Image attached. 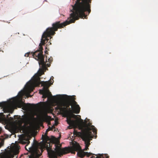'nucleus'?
I'll return each instance as SVG.
<instances>
[{"label": "nucleus", "instance_id": "obj_3", "mask_svg": "<svg viewBox=\"0 0 158 158\" xmlns=\"http://www.w3.org/2000/svg\"><path fill=\"white\" fill-rule=\"evenodd\" d=\"M90 125L89 126H90ZM91 130H92L94 134L97 133V130L93 125H91L89 127H87L86 129L82 130L81 132H77L75 130H74V135L80 137L85 141V148L84 150V151L87 150L88 149V147L90 144V140L93 138Z\"/></svg>", "mask_w": 158, "mask_h": 158}, {"label": "nucleus", "instance_id": "obj_7", "mask_svg": "<svg viewBox=\"0 0 158 158\" xmlns=\"http://www.w3.org/2000/svg\"><path fill=\"white\" fill-rule=\"evenodd\" d=\"M0 107L3 108V110L5 113L8 112L12 114L14 111V110L6 106L4 102L0 103Z\"/></svg>", "mask_w": 158, "mask_h": 158}, {"label": "nucleus", "instance_id": "obj_28", "mask_svg": "<svg viewBox=\"0 0 158 158\" xmlns=\"http://www.w3.org/2000/svg\"><path fill=\"white\" fill-rule=\"evenodd\" d=\"M10 118L11 119H13V118H12V117H10Z\"/></svg>", "mask_w": 158, "mask_h": 158}, {"label": "nucleus", "instance_id": "obj_12", "mask_svg": "<svg viewBox=\"0 0 158 158\" xmlns=\"http://www.w3.org/2000/svg\"><path fill=\"white\" fill-rule=\"evenodd\" d=\"M20 143L23 144H27L28 145L30 143V141H29V139L27 138L26 139H23L20 141Z\"/></svg>", "mask_w": 158, "mask_h": 158}, {"label": "nucleus", "instance_id": "obj_9", "mask_svg": "<svg viewBox=\"0 0 158 158\" xmlns=\"http://www.w3.org/2000/svg\"><path fill=\"white\" fill-rule=\"evenodd\" d=\"M72 113L73 112L75 114H79L80 111V107L79 105H76V106H74L72 107Z\"/></svg>", "mask_w": 158, "mask_h": 158}, {"label": "nucleus", "instance_id": "obj_14", "mask_svg": "<svg viewBox=\"0 0 158 158\" xmlns=\"http://www.w3.org/2000/svg\"><path fill=\"white\" fill-rule=\"evenodd\" d=\"M5 118V116L3 114V113H0V121L4 120Z\"/></svg>", "mask_w": 158, "mask_h": 158}, {"label": "nucleus", "instance_id": "obj_19", "mask_svg": "<svg viewBox=\"0 0 158 158\" xmlns=\"http://www.w3.org/2000/svg\"><path fill=\"white\" fill-rule=\"evenodd\" d=\"M53 127H54V126L52 127H49L48 128V129L49 130H52L53 128Z\"/></svg>", "mask_w": 158, "mask_h": 158}, {"label": "nucleus", "instance_id": "obj_17", "mask_svg": "<svg viewBox=\"0 0 158 158\" xmlns=\"http://www.w3.org/2000/svg\"><path fill=\"white\" fill-rule=\"evenodd\" d=\"M35 52V51L34 52H27L26 53H25V55H24V56L26 57H28L29 56V55L30 54H31V55L33 56V57H34L32 54H33V53H34Z\"/></svg>", "mask_w": 158, "mask_h": 158}, {"label": "nucleus", "instance_id": "obj_18", "mask_svg": "<svg viewBox=\"0 0 158 158\" xmlns=\"http://www.w3.org/2000/svg\"><path fill=\"white\" fill-rule=\"evenodd\" d=\"M27 87V88L29 89L31 88L32 89H33V87H32V84H29L28 85Z\"/></svg>", "mask_w": 158, "mask_h": 158}, {"label": "nucleus", "instance_id": "obj_21", "mask_svg": "<svg viewBox=\"0 0 158 158\" xmlns=\"http://www.w3.org/2000/svg\"><path fill=\"white\" fill-rule=\"evenodd\" d=\"M44 52L45 54H48V50H45L44 51Z\"/></svg>", "mask_w": 158, "mask_h": 158}, {"label": "nucleus", "instance_id": "obj_8", "mask_svg": "<svg viewBox=\"0 0 158 158\" xmlns=\"http://www.w3.org/2000/svg\"><path fill=\"white\" fill-rule=\"evenodd\" d=\"M56 109L59 110L60 111L64 114V111L66 110V108L63 107L62 102H60L58 104Z\"/></svg>", "mask_w": 158, "mask_h": 158}, {"label": "nucleus", "instance_id": "obj_32", "mask_svg": "<svg viewBox=\"0 0 158 158\" xmlns=\"http://www.w3.org/2000/svg\"><path fill=\"white\" fill-rule=\"evenodd\" d=\"M67 97V96L66 95H65Z\"/></svg>", "mask_w": 158, "mask_h": 158}, {"label": "nucleus", "instance_id": "obj_2", "mask_svg": "<svg viewBox=\"0 0 158 158\" xmlns=\"http://www.w3.org/2000/svg\"><path fill=\"white\" fill-rule=\"evenodd\" d=\"M47 132H46L44 135H42V138L43 141L38 143L37 142L34 140V142L32 146L29 148L28 149L29 151H31V152L34 156H39L42 155L44 149H46L50 156L52 158H54L55 156V152L52 151L51 147V143L49 141L47 142L44 140L45 136H47Z\"/></svg>", "mask_w": 158, "mask_h": 158}, {"label": "nucleus", "instance_id": "obj_27", "mask_svg": "<svg viewBox=\"0 0 158 158\" xmlns=\"http://www.w3.org/2000/svg\"><path fill=\"white\" fill-rule=\"evenodd\" d=\"M48 44H49V45H51V42H49L48 43Z\"/></svg>", "mask_w": 158, "mask_h": 158}, {"label": "nucleus", "instance_id": "obj_33", "mask_svg": "<svg viewBox=\"0 0 158 158\" xmlns=\"http://www.w3.org/2000/svg\"><path fill=\"white\" fill-rule=\"evenodd\" d=\"M45 1H46V0H45Z\"/></svg>", "mask_w": 158, "mask_h": 158}, {"label": "nucleus", "instance_id": "obj_6", "mask_svg": "<svg viewBox=\"0 0 158 158\" xmlns=\"http://www.w3.org/2000/svg\"><path fill=\"white\" fill-rule=\"evenodd\" d=\"M77 144L79 146L80 148H79V150H74L73 151V152H74V153H72L75 154V152H77V156L80 157L81 158H83L85 156H86L87 157H89L90 156H92L91 158L93 156H95V157H96V155H95L94 154H93L90 152H85L82 151L81 146H80L79 144L77 143L76 142L75 143H74L73 144Z\"/></svg>", "mask_w": 158, "mask_h": 158}, {"label": "nucleus", "instance_id": "obj_22", "mask_svg": "<svg viewBox=\"0 0 158 158\" xmlns=\"http://www.w3.org/2000/svg\"><path fill=\"white\" fill-rule=\"evenodd\" d=\"M28 145L27 144L26 146H25V148L26 150L28 151V149H27V146Z\"/></svg>", "mask_w": 158, "mask_h": 158}, {"label": "nucleus", "instance_id": "obj_23", "mask_svg": "<svg viewBox=\"0 0 158 158\" xmlns=\"http://www.w3.org/2000/svg\"><path fill=\"white\" fill-rule=\"evenodd\" d=\"M10 114H8V115H6V118H9V116H10Z\"/></svg>", "mask_w": 158, "mask_h": 158}, {"label": "nucleus", "instance_id": "obj_10", "mask_svg": "<svg viewBox=\"0 0 158 158\" xmlns=\"http://www.w3.org/2000/svg\"><path fill=\"white\" fill-rule=\"evenodd\" d=\"M73 96H70V101L71 102V104L72 105V107L73 106H76V105H78L77 104V102L75 101V98H73Z\"/></svg>", "mask_w": 158, "mask_h": 158}, {"label": "nucleus", "instance_id": "obj_5", "mask_svg": "<svg viewBox=\"0 0 158 158\" xmlns=\"http://www.w3.org/2000/svg\"><path fill=\"white\" fill-rule=\"evenodd\" d=\"M32 82L35 86H39L40 84H41V86H43V89L40 90L39 91L40 94L43 95V98H45L52 96L48 88L50 85L53 83V79L52 81L50 80V83L49 81H41L40 78L37 75H35L33 77Z\"/></svg>", "mask_w": 158, "mask_h": 158}, {"label": "nucleus", "instance_id": "obj_24", "mask_svg": "<svg viewBox=\"0 0 158 158\" xmlns=\"http://www.w3.org/2000/svg\"><path fill=\"white\" fill-rule=\"evenodd\" d=\"M25 120H28V118L27 117H26L25 118Z\"/></svg>", "mask_w": 158, "mask_h": 158}, {"label": "nucleus", "instance_id": "obj_31", "mask_svg": "<svg viewBox=\"0 0 158 158\" xmlns=\"http://www.w3.org/2000/svg\"><path fill=\"white\" fill-rule=\"evenodd\" d=\"M16 116V115H14V117L15 118V116Z\"/></svg>", "mask_w": 158, "mask_h": 158}, {"label": "nucleus", "instance_id": "obj_26", "mask_svg": "<svg viewBox=\"0 0 158 158\" xmlns=\"http://www.w3.org/2000/svg\"><path fill=\"white\" fill-rule=\"evenodd\" d=\"M49 131L48 129L46 131V132H48Z\"/></svg>", "mask_w": 158, "mask_h": 158}, {"label": "nucleus", "instance_id": "obj_25", "mask_svg": "<svg viewBox=\"0 0 158 158\" xmlns=\"http://www.w3.org/2000/svg\"><path fill=\"white\" fill-rule=\"evenodd\" d=\"M27 95H28L27 97H31V96L29 94H28Z\"/></svg>", "mask_w": 158, "mask_h": 158}, {"label": "nucleus", "instance_id": "obj_16", "mask_svg": "<svg viewBox=\"0 0 158 158\" xmlns=\"http://www.w3.org/2000/svg\"><path fill=\"white\" fill-rule=\"evenodd\" d=\"M24 94V91L23 90H22L19 92L18 94V95L20 97H22Z\"/></svg>", "mask_w": 158, "mask_h": 158}, {"label": "nucleus", "instance_id": "obj_20", "mask_svg": "<svg viewBox=\"0 0 158 158\" xmlns=\"http://www.w3.org/2000/svg\"><path fill=\"white\" fill-rule=\"evenodd\" d=\"M15 153L16 154H17L19 153V151L18 150H16L15 151Z\"/></svg>", "mask_w": 158, "mask_h": 158}, {"label": "nucleus", "instance_id": "obj_15", "mask_svg": "<svg viewBox=\"0 0 158 158\" xmlns=\"http://www.w3.org/2000/svg\"><path fill=\"white\" fill-rule=\"evenodd\" d=\"M17 101L16 99L15 98H12L10 101V103L11 104H15Z\"/></svg>", "mask_w": 158, "mask_h": 158}, {"label": "nucleus", "instance_id": "obj_11", "mask_svg": "<svg viewBox=\"0 0 158 158\" xmlns=\"http://www.w3.org/2000/svg\"><path fill=\"white\" fill-rule=\"evenodd\" d=\"M42 118L44 120L48 122V125L51 124V122H50V119L51 118V117L50 116H48V115H46L45 116L43 117Z\"/></svg>", "mask_w": 158, "mask_h": 158}, {"label": "nucleus", "instance_id": "obj_30", "mask_svg": "<svg viewBox=\"0 0 158 158\" xmlns=\"http://www.w3.org/2000/svg\"><path fill=\"white\" fill-rule=\"evenodd\" d=\"M47 49V47H46V48H45V49H46H46Z\"/></svg>", "mask_w": 158, "mask_h": 158}, {"label": "nucleus", "instance_id": "obj_4", "mask_svg": "<svg viewBox=\"0 0 158 158\" xmlns=\"http://www.w3.org/2000/svg\"><path fill=\"white\" fill-rule=\"evenodd\" d=\"M63 107L66 108V110L64 111V115L67 117V122L69 125L68 127L69 129H71L76 126L79 123L77 117V115L72 114V110L69 108L71 104L70 101L62 102Z\"/></svg>", "mask_w": 158, "mask_h": 158}, {"label": "nucleus", "instance_id": "obj_1", "mask_svg": "<svg viewBox=\"0 0 158 158\" xmlns=\"http://www.w3.org/2000/svg\"><path fill=\"white\" fill-rule=\"evenodd\" d=\"M92 0H76V3L73 6L72 13L70 14V16L67 20L63 23L60 21L55 22L52 24V27L47 28L42 36L41 42L39 45V49L33 53V56L35 60L38 61L40 66L41 65L43 69H45L47 67H49L51 63L53 61L52 57L47 59V56L46 61H44L45 56L43 55L42 45L45 42H47L49 39L52 38L51 36L54 35L58 29L63 28L67 25L75 22L76 20L79 18L84 19L87 18V16L91 12V3Z\"/></svg>", "mask_w": 158, "mask_h": 158}, {"label": "nucleus", "instance_id": "obj_13", "mask_svg": "<svg viewBox=\"0 0 158 158\" xmlns=\"http://www.w3.org/2000/svg\"><path fill=\"white\" fill-rule=\"evenodd\" d=\"M35 106V105L34 104H31L30 103H28L24 106V107L25 108V109L28 110L30 109L31 108V106Z\"/></svg>", "mask_w": 158, "mask_h": 158}, {"label": "nucleus", "instance_id": "obj_29", "mask_svg": "<svg viewBox=\"0 0 158 158\" xmlns=\"http://www.w3.org/2000/svg\"><path fill=\"white\" fill-rule=\"evenodd\" d=\"M58 98H59V96H60V95H57L56 96Z\"/></svg>", "mask_w": 158, "mask_h": 158}]
</instances>
